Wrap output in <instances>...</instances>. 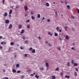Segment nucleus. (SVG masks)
Here are the masks:
<instances>
[{
    "label": "nucleus",
    "mask_w": 79,
    "mask_h": 79,
    "mask_svg": "<svg viewBox=\"0 0 79 79\" xmlns=\"http://www.w3.org/2000/svg\"><path fill=\"white\" fill-rule=\"evenodd\" d=\"M46 66L47 68H48V67L49 66V65H48V63H46Z\"/></svg>",
    "instance_id": "obj_12"
},
{
    "label": "nucleus",
    "mask_w": 79,
    "mask_h": 79,
    "mask_svg": "<svg viewBox=\"0 0 79 79\" xmlns=\"http://www.w3.org/2000/svg\"><path fill=\"white\" fill-rule=\"evenodd\" d=\"M74 76L75 77H77V72H74Z\"/></svg>",
    "instance_id": "obj_3"
},
{
    "label": "nucleus",
    "mask_w": 79,
    "mask_h": 79,
    "mask_svg": "<svg viewBox=\"0 0 79 79\" xmlns=\"http://www.w3.org/2000/svg\"><path fill=\"white\" fill-rule=\"evenodd\" d=\"M6 44V42H4L3 43V44H4V45H5V44Z\"/></svg>",
    "instance_id": "obj_57"
},
{
    "label": "nucleus",
    "mask_w": 79,
    "mask_h": 79,
    "mask_svg": "<svg viewBox=\"0 0 79 79\" xmlns=\"http://www.w3.org/2000/svg\"><path fill=\"white\" fill-rule=\"evenodd\" d=\"M17 46H18V47H19V45L18 44H17Z\"/></svg>",
    "instance_id": "obj_61"
},
{
    "label": "nucleus",
    "mask_w": 79,
    "mask_h": 79,
    "mask_svg": "<svg viewBox=\"0 0 79 79\" xmlns=\"http://www.w3.org/2000/svg\"><path fill=\"white\" fill-rule=\"evenodd\" d=\"M52 79H56V77L55 76H52Z\"/></svg>",
    "instance_id": "obj_23"
},
{
    "label": "nucleus",
    "mask_w": 79,
    "mask_h": 79,
    "mask_svg": "<svg viewBox=\"0 0 79 79\" xmlns=\"http://www.w3.org/2000/svg\"><path fill=\"white\" fill-rule=\"evenodd\" d=\"M27 14H25V17H26V16H27Z\"/></svg>",
    "instance_id": "obj_49"
},
{
    "label": "nucleus",
    "mask_w": 79,
    "mask_h": 79,
    "mask_svg": "<svg viewBox=\"0 0 79 79\" xmlns=\"http://www.w3.org/2000/svg\"><path fill=\"white\" fill-rule=\"evenodd\" d=\"M23 40H25V39H26V38L25 37V36L23 37Z\"/></svg>",
    "instance_id": "obj_47"
},
{
    "label": "nucleus",
    "mask_w": 79,
    "mask_h": 79,
    "mask_svg": "<svg viewBox=\"0 0 79 79\" xmlns=\"http://www.w3.org/2000/svg\"><path fill=\"white\" fill-rule=\"evenodd\" d=\"M45 5H46V6H49V3H48V2H47L46 3Z\"/></svg>",
    "instance_id": "obj_11"
},
{
    "label": "nucleus",
    "mask_w": 79,
    "mask_h": 79,
    "mask_svg": "<svg viewBox=\"0 0 79 79\" xmlns=\"http://www.w3.org/2000/svg\"><path fill=\"white\" fill-rule=\"evenodd\" d=\"M76 10L78 11V13H79V10L78 9H76Z\"/></svg>",
    "instance_id": "obj_46"
},
{
    "label": "nucleus",
    "mask_w": 79,
    "mask_h": 79,
    "mask_svg": "<svg viewBox=\"0 0 79 79\" xmlns=\"http://www.w3.org/2000/svg\"><path fill=\"white\" fill-rule=\"evenodd\" d=\"M71 49L72 50H75V48L74 47L72 48Z\"/></svg>",
    "instance_id": "obj_35"
},
{
    "label": "nucleus",
    "mask_w": 79,
    "mask_h": 79,
    "mask_svg": "<svg viewBox=\"0 0 79 79\" xmlns=\"http://www.w3.org/2000/svg\"><path fill=\"white\" fill-rule=\"evenodd\" d=\"M47 21L48 23L50 22V19H48L47 20Z\"/></svg>",
    "instance_id": "obj_31"
},
{
    "label": "nucleus",
    "mask_w": 79,
    "mask_h": 79,
    "mask_svg": "<svg viewBox=\"0 0 79 79\" xmlns=\"http://www.w3.org/2000/svg\"><path fill=\"white\" fill-rule=\"evenodd\" d=\"M6 24H8V23H10V20H6Z\"/></svg>",
    "instance_id": "obj_4"
},
{
    "label": "nucleus",
    "mask_w": 79,
    "mask_h": 79,
    "mask_svg": "<svg viewBox=\"0 0 79 79\" xmlns=\"http://www.w3.org/2000/svg\"><path fill=\"white\" fill-rule=\"evenodd\" d=\"M5 0H3L2 1L3 4H4V3H5Z\"/></svg>",
    "instance_id": "obj_43"
},
{
    "label": "nucleus",
    "mask_w": 79,
    "mask_h": 79,
    "mask_svg": "<svg viewBox=\"0 0 79 79\" xmlns=\"http://www.w3.org/2000/svg\"><path fill=\"white\" fill-rule=\"evenodd\" d=\"M27 29H29L30 27V24H28L27 25Z\"/></svg>",
    "instance_id": "obj_14"
},
{
    "label": "nucleus",
    "mask_w": 79,
    "mask_h": 79,
    "mask_svg": "<svg viewBox=\"0 0 79 79\" xmlns=\"http://www.w3.org/2000/svg\"><path fill=\"white\" fill-rule=\"evenodd\" d=\"M65 77L66 78H69V77H70V76H69L66 75L65 76Z\"/></svg>",
    "instance_id": "obj_20"
},
{
    "label": "nucleus",
    "mask_w": 79,
    "mask_h": 79,
    "mask_svg": "<svg viewBox=\"0 0 79 79\" xmlns=\"http://www.w3.org/2000/svg\"><path fill=\"white\" fill-rule=\"evenodd\" d=\"M32 50V48H30L29 49V51H31Z\"/></svg>",
    "instance_id": "obj_42"
},
{
    "label": "nucleus",
    "mask_w": 79,
    "mask_h": 79,
    "mask_svg": "<svg viewBox=\"0 0 79 79\" xmlns=\"http://www.w3.org/2000/svg\"><path fill=\"white\" fill-rule=\"evenodd\" d=\"M12 72L13 73H16V70H15V69H12Z\"/></svg>",
    "instance_id": "obj_15"
},
{
    "label": "nucleus",
    "mask_w": 79,
    "mask_h": 79,
    "mask_svg": "<svg viewBox=\"0 0 79 79\" xmlns=\"http://www.w3.org/2000/svg\"><path fill=\"white\" fill-rule=\"evenodd\" d=\"M72 64H73L74 63H75V61H74V60H72Z\"/></svg>",
    "instance_id": "obj_13"
},
{
    "label": "nucleus",
    "mask_w": 79,
    "mask_h": 79,
    "mask_svg": "<svg viewBox=\"0 0 79 79\" xmlns=\"http://www.w3.org/2000/svg\"><path fill=\"white\" fill-rule=\"evenodd\" d=\"M73 64L74 66H78V64L76 63H75Z\"/></svg>",
    "instance_id": "obj_7"
},
{
    "label": "nucleus",
    "mask_w": 79,
    "mask_h": 79,
    "mask_svg": "<svg viewBox=\"0 0 79 79\" xmlns=\"http://www.w3.org/2000/svg\"><path fill=\"white\" fill-rule=\"evenodd\" d=\"M75 69L76 71H78V69L77 68H75Z\"/></svg>",
    "instance_id": "obj_38"
},
{
    "label": "nucleus",
    "mask_w": 79,
    "mask_h": 79,
    "mask_svg": "<svg viewBox=\"0 0 79 79\" xmlns=\"http://www.w3.org/2000/svg\"><path fill=\"white\" fill-rule=\"evenodd\" d=\"M63 73H61V74H60V75L61 76H63Z\"/></svg>",
    "instance_id": "obj_64"
},
{
    "label": "nucleus",
    "mask_w": 79,
    "mask_h": 79,
    "mask_svg": "<svg viewBox=\"0 0 79 79\" xmlns=\"http://www.w3.org/2000/svg\"><path fill=\"white\" fill-rule=\"evenodd\" d=\"M21 73V71L18 70L17 72V73Z\"/></svg>",
    "instance_id": "obj_34"
},
{
    "label": "nucleus",
    "mask_w": 79,
    "mask_h": 79,
    "mask_svg": "<svg viewBox=\"0 0 79 79\" xmlns=\"http://www.w3.org/2000/svg\"><path fill=\"white\" fill-rule=\"evenodd\" d=\"M55 71H59V68H57L56 69H55Z\"/></svg>",
    "instance_id": "obj_21"
},
{
    "label": "nucleus",
    "mask_w": 79,
    "mask_h": 79,
    "mask_svg": "<svg viewBox=\"0 0 79 79\" xmlns=\"http://www.w3.org/2000/svg\"><path fill=\"white\" fill-rule=\"evenodd\" d=\"M31 19H35V18L33 16H31Z\"/></svg>",
    "instance_id": "obj_30"
},
{
    "label": "nucleus",
    "mask_w": 79,
    "mask_h": 79,
    "mask_svg": "<svg viewBox=\"0 0 79 79\" xmlns=\"http://www.w3.org/2000/svg\"><path fill=\"white\" fill-rule=\"evenodd\" d=\"M3 71L4 73H5V69H3Z\"/></svg>",
    "instance_id": "obj_56"
},
{
    "label": "nucleus",
    "mask_w": 79,
    "mask_h": 79,
    "mask_svg": "<svg viewBox=\"0 0 79 79\" xmlns=\"http://www.w3.org/2000/svg\"><path fill=\"white\" fill-rule=\"evenodd\" d=\"M56 29L57 31H59V30H60V28H59V27H56Z\"/></svg>",
    "instance_id": "obj_29"
},
{
    "label": "nucleus",
    "mask_w": 79,
    "mask_h": 79,
    "mask_svg": "<svg viewBox=\"0 0 79 79\" xmlns=\"http://www.w3.org/2000/svg\"><path fill=\"white\" fill-rule=\"evenodd\" d=\"M68 66H69V62H68Z\"/></svg>",
    "instance_id": "obj_54"
},
{
    "label": "nucleus",
    "mask_w": 79,
    "mask_h": 79,
    "mask_svg": "<svg viewBox=\"0 0 79 79\" xmlns=\"http://www.w3.org/2000/svg\"><path fill=\"white\" fill-rule=\"evenodd\" d=\"M19 7L18 6H16V8H19Z\"/></svg>",
    "instance_id": "obj_48"
},
{
    "label": "nucleus",
    "mask_w": 79,
    "mask_h": 79,
    "mask_svg": "<svg viewBox=\"0 0 79 79\" xmlns=\"http://www.w3.org/2000/svg\"><path fill=\"white\" fill-rule=\"evenodd\" d=\"M67 8L69 10H70V6H69V5H67Z\"/></svg>",
    "instance_id": "obj_10"
},
{
    "label": "nucleus",
    "mask_w": 79,
    "mask_h": 79,
    "mask_svg": "<svg viewBox=\"0 0 79 79\" xmlns=\"http://www.w3.org/2000/svg\"><path fill=\"white\" fill-rule=\"evenodd\" d=\"M34 11H31V15H34Z\"/></svg>",
    "instance_id": "obj_27"
},
{
    "label": "nucleus",
    "mask_w": 79,
    "mask_h": 79,
    "mask_svg": "<svg viewBox=\"0 0 79 79\" xmlns=\"http://www.w3.org/2000/svg\"><path fill=\"white\" fill-rule=\"evenodd\" d=\"M56 16H58V13H57V11H56Z\"/></svg>",
    "instance_id": "obj_39"
},
{
    "label": "nucleus",
    "mask_w": 79,
    "mask_h": 79,
    "mask_svg": "<svg viewBox=\"0 0 79 79\" xmlns=\"http://www.w3.org/2000/svg\"><path fill=\"white\" fill-rule=\"evenodd\" d=\"M68 26L64 27V28L65 29L66 31H67V28H68Z\"/></svg>",
    "instance_id": "obj_37"
},
{
    "label": "nucleus",
    "mask_w": 79,
    "mask_h": 79,
    "mask_svg": "<svg viewBox=\"0 0 79 79\" xmlns=\"http://www.w3.org/2000/svg\"><path fill=\"white\" fill-rule=\"evenodd\" d=\"M25 43H26V44H28V40H26L25 41Z\"/></svg>",
    "instance_id": "obj_40"
},
{
    "label": "nucleus",
    "mask_w": 79,
    "mask_h": 79,
    "mask_svg": "<svg viewBox=\"0 0 79 79\" xmlns=\"http://www.w3.org/2000/svg\"><path fill=\"white\" fill-rule=\"evenodd\" d=\"M61 3H63V1H60Z\"/></svg>",
    "instance_id": "obj_62"
},
{
    "label": "nucleus",
    "mask_w": 79,
    "mask_h": 79,
    "mask_svg": "<svg viewBox=\"0 0 79 79\" xmlns=\"http://www.w3.org/2000/svg\"><path fill=\"white\" fill-rule=\"evenodd\" d=\"M45 19V17H43L42 19V21H43V20Z\"/></svg>",
    "instance_id": "obj_55"
},
{
    "label": "nucleus",
    "mask_w": 79,
    "mask_h": 79,
    "mask_svg": "<svg viewBox=\"0 0 79 79\" xmlns=\"http://www.w3.org/2000/svg\"><path fill=\"white\" fill-rule=\"evenodd\" d=\"M48 34L49 35H51V36H52L53 35V33L52 32H49Z\"/></svg>",
    "instance_id": "obj_1"
},
{
    "label": "nucleus",
    "mask_w": 79,
    "mask_h": 79,
    "mask_svg": "<svg viewBox=\"0 0 79 79\" xmlns=\"http://www.w3.org/2000/svg\"><path fill=\"white\" fill-rule=\"evenodd\" d=\"M59 32H61V30L60 29H59Z\"/></svg>",
    "instance_id": "obj_59"
},
{
    "label": "nucleus",
    "mask_w": 79,
    "mask_h": 79,
    "mask_svg": "<svg viewBox=\"0 0 79 79\" xmlns=\"http://www.w3.org/2000/svg\"><path fill=\"white\" fill-rule=\"evenodd\" d=\"M34 76V74H31V76Z\"/></svg>",
    "instance_id": "obj_58"
},
{
    "label": "nucleus",
    "mask_w": 79,
    "mask_h": 79,
    "mask_svg": "<svg viewBox=\"0 0 79 79\" xmlns=\"http://www.w3.org/2000/svg\"><path fill=\"white\" fill-rule=\"evenodd\" d=\"M14 43L13 42H11L10 43V45H14Z\"/></svg>",
    "instance_id": "obj_26"
},
{
    "label": "nucleus",
    "mask_w": 79,
    "mask_h": 79,
    "mask_svg": "<svg viewBox=\"0 0 79 79\" xmlns=\"http://www.w3.org/2000/svg\"><path fill=\"white\" fill-rule=\"evenodd\" d=\"M12 26H13L12 25V24H10L9 26V29H11L12 28Z\"/></svg>",
    "instance_id": "obj_2"
},
{
    "label": "nucleus",
    "mask_w": 79,
    "mask_h": 79,
    "mask_svg": "<svg viewBox=\"0 0 79 79\" xmlns=\"http://www.w3.org/2000/svg\"><path fill=\"white\" fill-rule=\"evenodd\" d=\"M16 67L17 68H19V64H16Z\"/></svg>",
    "instance_id": "obj_19"
},
{
    "label": "nucleus",
    "mask_w": 79,
    "mask_h": 79,
    "mask_svg": "<svg viewBox=\"0 0 79 79\" xmlns=\"http://www.w3.org/2000/svg\"><path fill=\"white\" fill-rule=\"evenodd\" d=\"M3 38V37L2 36H0V39H2Z\"/></svg>",
    "instance_id": "obj_52"
},
{
    "label": "nucleus",
    "mask_w": 79,
    "mask_h": 79,
    "mask_svg": "<svg viewBox=\"0 0 79 79\" xmlns=\"http://www.w3.org/2000/svg\"><path fill=\"white\" fill-rule=\"evenodd\" d=\"M27 71H28V72H31L32 70L31 69H29Z\"/></svg>",
    "instance_id": "obj_44"
},
{
    "label": "nucleus",
    "mask_w": 79,
    "mask_h": 79,
    "mask_svg": "<svg viewBox=\"0 0 79 79\" xmlns=\"http://www.w3.org/2000/svg\"><path fill=\"white\" fill-rule=\"evenodd\" d=\"M27 56V54H25L24 55L25 57H26Z\"/></svg>",
    "instance_id": "obj_45"
},
{
    "label": "nucleus",
    "mask_w": 79,
    "mask_h": 79,
    "mask_svg": "<svg viewBox=\"0 0 79 79\" xmlns=\"http://www.w3.org/2000/svg\"><path fill=\"white\" fill-rule=\"evenodd\" d=\"M3 48V47H2V46H0V49H2Z\"/></svg>",
    "instance_id": "obj_50"
},
{
    "label": "nucleus",
    "mask_w": 79,
    "mask_h": 79,
    "mask_svg": "<svg viewBox=\"0 0 79 79\" xmlns=\"http://www.w3.org/2000/svg\"><path fill=\"white\" fill-rule=\"evenodd\" d=\"M24 8L25 9V10H27V6H25Z\"/></svg>",
    "instance_id": "obj_8"
},
{
    "label": "nucleus",
    "mask_w": 79,
    "mask_h": 79,
    "mask_svg": "<svg viewBox=\"0 0 79 79\" xmlns=\"http://www.w3.org/2000/svg\"><path fill=\"white\" fill-rule=\"evenodd\" d=\"M66 39L67 40H69V36H68V35H66Z\"/></svg>",
    "instance_id": "obj_5"
},
{
    "label": "nucleus",
    "mask_w": 79,
    "mask_h": 79,
    "mask_svg": "<svg viewBox=\"0 0 79 79\" xmlns=\"http://www.w3.org/2000/svg\"><path fill=\"white\" fill-rule=\"evenodd\" d=\"M5 79H8V77H6Z\"/></svg>",
    "instance_id": "obj_63"
},
{
    "label": "nucleus",
    "mask_w": 79,
    "mask_h": 79,
    "mask_svg": "<svg viewBox=\"0 0 79 79\" xmlns=\"http://www.w3.org/2000/svg\"><path fill=\"white\" fill-rule=\"evenodd\" d=\"M71 17L72 18V19H74V18H75L74 16H71Z\"/></svg>",
    "instance_id": "obj_41"
},
{
    "label": "nucleus",
    "mask_w": 79,
    "mask_h": 79,
    "mask_svg": "<svg viewBox=\"0 0 79 79\" xmlns=\"http://www.w3.org/2000/svg\"><path fill=\"white\" fill-rule=\"evenodd\" d=\"M54 34H55V36H58V34L57 33H55Z\"/></svg>",
    "instance_id": "obj_32"
},
{
    "label": "nucleus",
    "mask_w": 79,
    "mask_h": 79,
    "mask_svg": "<svg viewBox=\"0 0 79 79\" xmlns=\"http://www.w3.org/2000/svg\"><path fill=\"white\" fill-rule=\"evenodd\" d=\"M24 32V30H22L21 31V34H23Z\"/></svg>",
    "instance_id": "obj_18"
},
{
    "label": "nucleus",
    "mask_w": 79,
    "mask_h": 79,
    "mask_svg": "<svg viewBox=\"0 0 79 79\" xmlns=\"http://www.w3.org/2000/svg\"><path fill=\"white\" fill-rule=\"evenodd\" d=\"M40 70H41L42 71H43L44 69V68L43 67H41L40 68Z\"/></svg>",
    "instance_id": "obj_16"
},
{
    "label": "nucleus",
    "mask_w": 79,
    "mask_h": 79,
    "mask_svg": "<svg viewBox=\"0 0 79 79\" xmlns=\"http://www.w3.org/2000/svg\"><path fill=\"white\" fill-rule=\"evenodd\" d=\"M59 39L60 40H61V38H59Z\"/></svg>",
    "instance_id": "obj_60"
},
{
    "label": "nucleus",
    "mask_w": 79,
    "mask_h": 79,
    "mask_svg": "<svg viewBox=\"0 0 79 79\" xmlns=\"http://www.w3.org/2000/svg\"><path fill=\"white\" fill-rule=\"evenodd\" d=\"M37 18H40V14H38V15Z\"/></svg>",
    "instance_id": "obj_22"
},
{
    "label": "nucleus",
    "mask_w": 79,
    "mask_h": 79,
    "mask_svg": "<svg viewBox=\"0 0 79 79\" xmlns=\"http://www.w3.org/2000/svg\"><path fill=\"white\" fill-rule=\"evenodd\" d=\"M12 10H10L9 11V14H11V13H12Z\"/></svg>",
    "instance_id": "obj_28"
},
{
    "label": "nucleus",
    "mask_w": 79,
    "mask_h": 79,
    "mask_svg": "<svg viewBox=\"0 0 79 79\" xmlns=\"http://www.w3.org/2000/svg\"><path fill=\"white\" fill-rule=\"evenodd\" d=\"M57 48L59 50H61V48Z\"/></svg>",
    "instance_id": "obj_53"
},
{
    "label": "nucleus",
    "mask_w": 79,
    "mask_h": 79,
    "mask_svg": "<svg viewBox=\"0 0 79 79\" xmlns=\"http://www.w3.org/2000/svg\"><path fill=\"white\" fill-rule=\"evenodd\" d=\"M8 15V14H7V13L5 12L4 13V16L6 17Z\"/></svg>",
    "instance_id": "obj_17"
},
{
    "label": "nucleus",
    "mask_w": 79,
    "mask_h": 79,
    "mask_svg": "<svg viewBox=\"0 0 79 79\" xmlns=\"http://www.w3.org/2000/svg\"><path fill=\"white\" fill-rule=\"evenodd\" d=\"M39 77V76L37 75H36L35 76V77H36L37 79H38Z\"/></svg>",
    "instance_id": "obj_24"
},
{
    "label": "nucleus",
    "mask_w": 79,
    "mask_h": 79,
    "mask_svg": "<svg viewBox=\"0 0 79 79\" xmlns=\"http://www.w3.org/2000/svg\"><path fill=\"white\" fill-rule=\"evenodd\" d=\"M22 26H23V25L21 24V25H19V29H20V28H21L22 27Z\"/></svg>",
    "instance_id": "obj_9"
},
{
    "label": "nucleus",
    "mask_w": 79,
    "mask_h": 79,
    "mask_svg": "<svg viewBox=\"0 0 79 79\" xmlns=\"http://www.w3.org/2000/svg\"><path fill=\"white\" fill-rule=\"evenodd\" d=\"M30 21V20L29 19L28 20H27L26 21V23H29Z\"/></svg>",
    "instance_id": "obj_36"
},
{
    "label": "nucleus",
    "mask_w": 79,
    "mask_h": 79,
    "mask_svg": "<svg viewBox=\"0 0 79 79\" xmlns=\"http://www.w3.org/2000/svg\"><path fill=\"white\" fill-rule=\"evenodd\" d=\"M50 46V47H51V46H52V44H50L49 43L48 44Z\"/></svg>",
    "instance_id": "obj_51"
},
{
    "label": "nucleus",
    "mask_w": 79,
    "mask_h": 79,
    "mask_svg": "<svg viewBox=\"0 0 79 79\" xmlns=\"http://www.w3.org/2000/svg\"><path fill=\"white\" fill-rule=\"evenodd\" d=\"M20 48L21 50H24V47H22V46H20Z\"/></svg>",
    "instance_id": "obj_25"
},
{
    "label": "nucleus",
    "mask_w": 79,
    "mask_h": 79,
    "mask_svg": "<svg viewBox=\"0 0 79 79\" xmlns=\"http://www.w3.org/2000/svg\"><path fill=\"white\" fill-rule=\"evenodd\" d=\"M31 52L32 53H34L35 52V50L34 49L32 50L31 51Z\"/></svg>",
    "instance_id": "obj_6"
},
{
    "label": "nucleus",
    "mask_w": 79,
    "mask_h": 79,
    "mask_svg": "<svg viewBox=\"0 0 79 79\" xmlns=\"http://www.w3.org/2000/svg\"><path fill=\"white\" fill-rule=\"evenodd\" d=\"M24 76H21V79H23L24 78Z\"/></svg>",
    "instance_id": "obj_33"
}]
</instances>
